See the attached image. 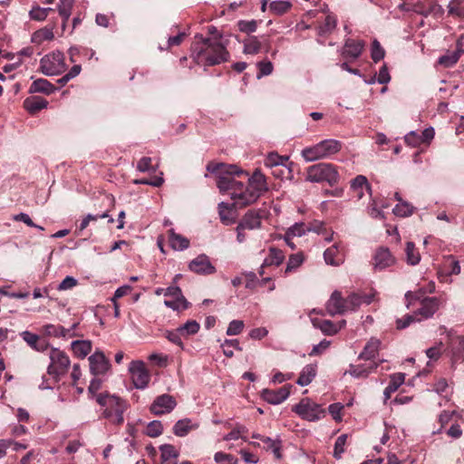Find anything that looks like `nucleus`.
<instances>
[{
  "mask_svg": "<svg viewBox=\"0 0 464 464\" xmlns=\"http://www.w3.org/2000/svg\"><path fill=\"white\" fill-rule=\"evenodd\" d=\"M208 169L218 175L217 186L222 194H227L233 205L242 208L255 203L263 193L268 190L266 179L256 169L252 176L237 165L218 164Z\"/></svg>",
  "mask_w": 464,
  "mask_h": 464,
  "instance_id": "f257e3e1",
  "label": "nucleus"
},
{
  "mask_svg": "<svg viewBox=\"0 0 464 464\" xmlns=\"http://www.w3.org/2000/svg\"><path fill=\"white\" fill-rule=\"evenodd\" d=\"M195 39L191 44V58L196 63L213 66L229 59L226 44L220 40L204 38L199 34H197Z\"/></svg>",
  "mask_w": 464,
  "mask_h": 464,
  "instance_id": "f03ea898",
  "label": "nucleus"
},
{
  "mask_svg": "<svg viewBox=\"0 0 464 464\" xmlns=\"http://www.w3.org/2000/svg\"><path fill=\"white\" fill-rule=\"evenodd\" d=\"M96 401L103 409V418L112 424L121 425L123 423V413L128 407L124 400L114 394L104 392L96 395Z\"/></svg>",
  "mask_w": 464,
  "mask_h": 464,
  "instance_id": "7ed1b4c3",
  "label": "nucleus"
},
{
  "mask_svg": "<svg viewBox=\"0 0 464 464\" xmlns=\"http://www.w3.org/2000/svg\"><path fill=\"white\" fill-rule=\"evenodd\" d=\"M362 305V297L359 294H351L343 298L338 291H334L326 303V310L332 316L355 312Z\"/></svg>",
  "mask_w": 464,
  "mask_h": 464,
  "instance_id": "20e7f679",
  "label": "nucleus"
},
{
  "mask_svg": "<svg viewBox=\"0 0 464 464\" xmlns=\"http://www.w3.org/2000/svg\"><path fill=\"white\" fill-rule=\"evenodd\" d=\"M343 147L340 140L334 139L324 140L315 145L304 148L301 155L305 161L312 162L321 159L330 158L338 153Z\"/></svg>",
  "mask_w": 464,
  "mask_h": 464,
  "instance_id": "39448f33",
  "label": "nucleus"
},
{
  "mask_svg": "<svg viewBox=\"0 0 464 464\" xmlns=\"http://www.w3.org/2000/svg\"><path fill=\"white\" fill-rule=\"evenodd\" d=\"M339 175L331 163H318L307 169L305 179L310 182L326 181L333 185L338 181Z\"/></svg>",
  "mask_w": 464,
  "mask_h": 464,
  "instance_id": "423d86ee",
  "label": "nucleus"
},
{
  "mask_svg": "<svg viewBox=\"0 0 464 464\" xmlns=\"http://www.w3.org/2000/svg\"><path fill=\"white\" fill-rule=\"evenodd\" d=\"M50 364L47 367V372L54 380V382L59 381L60 376L64 375L71 364L68 355L57 349L52 348L49 353Z\"/></svg>",
  "mask_w": 464,
  "mask_h": 464,
  "instance_id": "0eeeda50",
  "label": "nucleus"
},
{
  "mask_svg": "<svg viewBox=\"0 0 464 464\" xmlns=\"http://www.w3.org/2000/svg\"><path fill=\"white\" fill-rule=\"evenodd\" d=\"M40 69L47 76L61 74L66 69L63 53L54 51L44 55L40 61Z\"/></svg>",
  "mask_w": 464,
  "mask_h": 464,
  "instance_id": "6e6552de",
  "label": "nucleus"
},
{
  "mask_svg": "<svg viewBox=\"0 0 464 464\" xmlns=\"http://www.w3.org/2000/svg\"><path fill=\"white\" fill-rule=\"evenodd\" d=\"M293 411H295L303 420L308 421L319 420L325 415V411L322 406L309 398L302 399L299 403L295 405Z\"/></svg>",
  "mask_w": 464,
  "mask_h": 464,
  "instance_id": "1a4fd4ad",
  "label": "nucleus"
},
{
  "mask_svg": "<svg viewBox=\"0 0 464 464\" xmlns=\"http://www.w3.org/2000/svg\"><path fill=\"white\" fill-rule=\"evenodd\" d=\"M129 373L133 386L138 390H144L150 381V373L143 361H132L129 365Z\"/></svg>",
  "mask_w": 464,
  "mask_h": 464,
  "instance_id": "9d476101",
  "label": "nucleus"
},
{
  "mask_svg": "<svg viewBox=\"0 0 464 464\" xmlns=\"http://www.w3.org/2000/svg\"><path fill=\"white\" fill-rule=\"evenodd\" d=\"M176 405V400L171 395L162 394L154 400L150 410L154 415H162L171 412Z\"/></svg>",
  "mask_w": 464,
  "mask_h": 464,
  "instance_id": "9b49d317",
  "label": "nucleus"
},
{
  "mask_svg": "<svg viewBox=\"0 0 464 464\" xmlns=\"http://www.w3.org/2000/svg\"><path fill=\"white\" fill-rule=\"evenodd\" d=\"M88 360L90 372L95 376L105 374L110 370V362L102 351H95Z\"/></svg>",
  "mask_w": 464,
  "mask_h": 464,
  "instance_id": "f8f14e48",
  "label": "nucleus"
},
{
  "mask_svg": "<svg viewBox=\"0 0 464 464\" xmlns=\"http://www.w3.org/2000/svg\"><path fill=\"white\" fill-rule=\"evenodd\" d=\"M291 385H285L277 390L264 389L261 397L266 402L277 405L284 402L290 395Z\"/></svg>",
  "mask_w": 464,
  "mask_h": 464,
  "instance_id": "ddd939ff",
  "label": "nucleus"
},
{
  "mask_svg": "<svg viewBox=\"0 0 464 464\" xmlns=\"http://www.w3.org/2000/svg\"><path fill=\"white\" fill-rule=\"evenodd\" d=\"M190 271L198 275H212L216 272L215 266L211 264L207 255H199L188 264Z\"/></svg>",
  "mask_w": 464,
  "mask_h": 464,
  "instance_id": "4468645a",
  "label": "nucleus"
},
{
  "mask_svg": "<svg viewBox=\"0 0 464 464\" xmlns=\"http://www.w3.org/2000/svg\"><path fill=\"white\" fill-rule=\"evenodd\" d=\"M365 43L362 40L348 38L345 40L342 54L345 58L357 59L362 53Z\"/></svg>",
  "mask_w": 464,
  "mask_h": 464,
  "instance_id": "2eb2a0df",
  "label": "nucleus"
},
{
  "mask_svg": "<svg viewBox=\"0 0 464 464\" xmlns=\"http://www.w3.org/2000/svg\"><path fill=\"white\" fill-rule=\"evenodd\" d=\"M440 305V300L438 297H426L421 300L416 314L421 315L424 319L430 318L439 310Z\"/></svg>",
  "mask_w": 464,
  "mask_h": 464,
  "instance_id": "dca6fc26",
  "label": "nucleus"
},
{
  "mask_svg": "<svg viewBox=\"0 0 464 464\" xmlns=\"http://www.w3.org/2000/svg\"><path fill=\"white\" fill-rule=\"evenodd\" d=\"M395 259L388 248H379L374 255V269L378 271L384 270L392 266Z\"/></svg>",
  "mask_w": 464,
  "mask_h": 464,
  "instance_id": "f3484780",
  "label": "nucleus"
},
{
  "mask_svg": "<svg viewBox=\"0 0 464 464\" xmlns=\"http://www.w3.org/2000/svg\"><path fill=\"white\" fill-rule=\"evenodd\" d=\"M324 259L329 266H339L343 263V256L342 254L340 244L335 243L332 246L326 248L324 252Z\"/></svg>",
  "mask_w": 464,
  "mask_h": 464,
  "instance_id": "a211bd4d",
  "label": "nucleus"
},
{
  "mask_svg": "<svg viewBox=\"0 0 464 464\" xmlns=\"http://www.w3.org/2000/svg\"><path fill=\"white\" fill-rule=\"evenodd\" d=\"M237 207L231 204L221 202L218 204V214L220 220L225 225H231L235 223L237 218Z\"/></svg>",
  "mask_w": 464,
  "mask_h": 464,
  "instance_id": "6ab92c4d",
  "label": "nucleus"
},
{
  "mask_svg": "<svg viewBox=\"0 0 464 464\" xmlns=\"http://www.w3.org/2000/svg\"><path fill=\"white\" fill-rule=\"evenodd\" d=\"M450 348L452 363L464 362V335L451 339Z\"/></svg>",
  "mask_w": 464,
  "mask_h": 464,
  "instance_id": "aec40b11",
  "label": "nucleus"
},
{
  "mask_svg": "<svg viewBox=\"0 0 464 464\" xmlns=\"http://www.w3.org/2000/svg\"><path fill=\"white\" fill-rule=\"evenodd\" d=\"M284 260L285 255L282 250L274 246L270 247L268 249V255L263 261L259 273L262 275L264 273L263 269L266 266H280L284 262Z\"/></svg>",
  "mask_w": 464,
  "mask_h": 464,
  "instance_id": "412c9836",
  "label": "nucleus"
},
{
  "mask_svg": "<svg viewBox=\"0 0 464 464\" xmlns=\"http://www.w3.org/2000/svg\"><path fill=\"white\" fill-rule=\"evenodd\" d=\"M23 340L34 351L44 352L48 348V343L42 341L39 335L29 331H24L20 334Z\"/></svg>",
  "mask_w": 464,
  "mask_h": 464,
  "instance_id": "4be33fe9",
  "label": "nucleus"
},
{
  "mask_svg": "<svg viewBox=\"0 0 464 464\" xmlns=\"http://www.w3.org/2000/svg\"><path fill=\"white\" fill-rule=\"evenodd\" d=\"M261 218L259 211L248 210L239 222L240 227H246L250 230L259 228L262 223Z\"/></svg>",
  "mask_w": 464,
  "mask_h": 464,
  "instance_id": "5701e85b",
  "label": "nucleus"
},
{
  "mask_svg": "<svg viewBox=\"0 0 464 464\" xmlns=\"http://www.w3.org/2000/svg\"><path fill=\"white\" fill-rule=\"evenodd\" d=\"M169 243L170 247L176 251H183L189 246V240L176 233L173 228L169 230Z\"/></svg>",
  "mask_w": 464,
  "mask_h": 464,
  "instance_id": "b1692460",
  "label": "nucleus"
},
{
  "mask_svg": "<svg viewBox=\"0 0 464 464\" xmlns=\"http://www.w3.org/2000/svg\"><path fill=\"white\" fill-rule=\"evenodd\" d=\"M317 373V364L311 363L305 365L296 381V383L300 386H307L309 385L313 380L315 378Z\"/></svg>",
  "mask_w": 464,
  "mask_h": 464,
  "instance_id": "393cba45",
  "label": "nucleus"
},
{
  "mask_svg": "<svg viewBox=\"0 0 464 464\" xmlns=\"http://www.w3.org/2000/svg\"><path fill=\"white\" fill-rule=\"evenodd\" d=\"M251 444H253L254 446H258V447H262L264 450H271L275 457L276 459H280L281 458V453H280V440H273L271 439L270 437H262V440H260V442H256V441H253L251 442Z\"/></svg>",
  "mask_w": 464,
  "mask_h": 464,
  "instance_id": "a878e982",
  "label": "nucleus"
},
{
  "mask_svg": "<svg viewBox=\"0 0 464 464\" xmlns=\"http://www.w3.org/2000/svg\"><path fill=\"white\" fill-rule=\"evenodd\" d=\"M311 321L314 327L320 329L325 335H334L340 331V327L330 320L313 318Z\"/></svg>",
  "mask_w": 464,
  "mask_h": 464,
  "instance_id": "bb28decb",
  "label": "nucleus"
},
{
  "mask_svg": "<svg viewBox=\"0 0 464 464\" xmlns=\"http://www.w3.org/2000/svg\"><path fill=\"white\" fill-rule=\"evenodd\" d=\"M198 423H193L190 419H182L178 420L173 426V433L178 437L186 436L190 430H196Z\"/></svg>",
  "mask_w": 464,
  "mask_h": 464,
  "instance_id": "cd10ccee",
  "label": "nucleus"
},
{
  "mask_svg": "<svg viewBox=\"0 0 464 464\" xmlns=\"http://www.w3.org/2000/svg\"><path fill=\"white\" fill-rule=\"evenodd\" d=\"M381 341L377 338H371L365 344L362 352L359 355V359L372 360L378 354Z\"/></svg>",
  "mask_w": 464,
  "mask_h": 464,
  "instance_id": "c85d7f7f",
  "label": "nucleus"
},
{
  "mask_svg": "<svg viewBox=\"0 0 464 464\" xmlns=\"http://www.w3.org/2000/svg\"><path fill=\"white\" fill-rule=\"evenodd\" d=\"M351 188L354 191L358 198H362L363 197L364 190L368 192L371 191V187L368 183V180L366 177L362 175L356 176L351 181Z\"/></svg>",
  "mask_w": 464,
  "mask_h": 464,
  "instance_id": "c756f323",
  "label": "nucleus"
},
{
  "mask_svg": "<svg viewBox=\"0 0 464 464\" xmlns=\"http://www.w3.org/2000/svg\"><path fill=\"white\" fill-rule=\"evenodd\" d=\"M74 354L83 359L92 352V342L89 340H76L71 343Z\"/></svg>",
  "mask_w": 464,
  "mask_h": 464,
  "instance_id": "7c9ffc66",
  "label": "nucleus"
},
{
  "mask_svg": "<svg viewBox=\"0 0 464 464\" xmlns=\"http://www.w3.org/2000/svg\"><path fill=\"white\" fill-rule=\"evenodd\" d=\"M55 90L56 88L46 79H37L32 82L29 92L31 93L42 92L48 95Z\"/></svg>",
  "mask_w": 464,
  "mask_h": 464,
  "instance_id": "2f4dec72",
  "label": "nucleus"
},
{
  "mask_svg": "<svg viewBox=\"0 0 464 464\" xmlns=\"http://www.w3.org/2000/svg\"><path fill=\"white\" fill-rule=\"evenodd\" d=\"M24 105L30 113H35L40 110L46 108L48 102L40 96H33L25 99Z\"/></svg>",
  "mask_w": 464,
  "mask_h": 464,
  "instance_id": "473e14b6",
  "label": "nucleus"
},
{
  "mask_svg": "<svg viewBox=\"0 0 464 464\" xmlns=\"http://www.w3.org/2000/svg\"><path fill=\"white\" fill-rule=\"evenodd\" d=\"M54 25L45 26L35 31L32 35V42L36 44H41L45 41H51L54 38L53 34Z\"/></svg>",
  "mask_w": 464,
  "mask_h": 464,
  "instance_id": "72a5a7b5",
  "label": "nucleus"
},
{
  "mask_svg": "<svg viewBox=\"0 0 464 464\" xmlns=\"http://www.w3.org/2000/svg\"><path fill=\"white\" fill-rule=\"evenodd\" d=\"M405 374L404 373H394L391 376V380L387 387L384 389L383 395L385 401L390 399L392 393L395 392L398 388L404 382Z\"/></svg>",
  "mask_w": 464,
  "mask_h": 464,
  "instance_id": "f704fd0d",
  "label": "nucleus"
},
{
  "mask_svg": "<svg viewBox=\"0 0 464 464\" xmlns=\"http://www.w3.org/2000/svg\"><path fill=\"white\" fill-rule=\"evenodd\" d=\"M377 368L376 363H370L369 365H350L348 373L355 378L367 377L374 369Z\"/></svg>",
  "mask_w": 464,
  "mask_h": 464,
  "instance_id": "c9c22d12",
  "label": "nucleus"
},
{
  "mask_svg": "<svg viewBox=\"0 0 464 464\" xmlns=\"http://www.w3.org/2000/svg\"><path fill=\"white\" fill-rule=\"evenodd\" d=\"M406 262L408 265L416 266L420 261V255L414 243L407 242L405 247Z\"/></svg>",
  "mask_w": 464,
  "mask_h": 464,
  "instance_id": "e433bc0d",
  "label": "nucleus"
},
{
  "mask_svg": "<svg viewBox=\"0 0 464 464\" xmlns=\"http://www.w3.org/2000/svg\"><path fill=\"white\" fill-rule=\"evenodd\" d=\"M307 232V225L304 222H297L291 226L285 232V241H289L295 237H302Z\"/></svg>",
  "mask_w": 464,
  "mask_h": 464,
  "instance_id": "4c0bfd02",
  "label": "nucleus"
},
{
  "mask_svg": "<svg viewBox=\"0 0 464 464\" xmlns=\"http://www.w3.org/2000/svg\"><path fill=\"white\" fill-rule=\"evenodd\" d=\"M244 53L246 54H256L261 50V43L256 36H250L244 42Z\"/></svg>",
  "mask_w": 464,
  "mask_h": 464,
  "instance_id": "58836bf2",
  "label": "nucleus"
},
{
  "mask_svg": "<svg viewBox=\"0 0 464 464\" xmlns=\"http://www.w3.org/2000/svg\"><path fill=\"white\" fill-rule=\"evenodd\" d=\"M291 6L292 4L289 1L274 0L269 5V10L276 15H282L285 14Z\"/></svg>",
  "mask_w": 464,
  "mask_h": 464,
  "instance_id": "ea45409f",
  "label": "nucleus"
},
{
  "mask_svg": "<svg viewBox=\"0 0 464 464\" xmlns=\"http://www.w3.org/2000/svg\"><path fill=\"white\" fill-rule=\"evenodd\" d=\"M199 328V324L195 320L187 321L185 324L178 327L179 333H180L183 337L196 334Z\"/></svg>",
  "mask_w": 464,
  "mask_h": 464,
  "instance_id": "a19ab883",
  "label": "nucleus"
},
{
  "mask_svg": "<svg viewBox=\"0 0 464 464\" xmlns=\"http://www.w3.org/2000/svg\"><path fill=\"white\" fill-rule=\"evenodd\" d=\"M287 160L288 157H282L276 152H271L265 159L264 164L267 168L274 169L284 165Z\"/></svg>",
  "mask_w": 464,
  "mask_h": 464,
  "instance_id": "79ce46f5",
  "label": "nucleus"
},
{
  "mask_svg": "<svg viewBox=\"0 0 464 464\" xmlns=\"http://www.w3.org/2000/svg\"><path fill=\"white\" fill-rule=\"evenodd\" d=\"M74 5V0H60L57 9L63 20L68 21Z\"/></svg>",
  "mask_w": 464,
  "mask_h": 464,
  "instance_id": "37998d69",
  "label": "nucleus"
},
{
  "mask_svg": "<svg viewBox=\"0 0 464 464\" xmlns=\"http://www.w3.org/2000/svg\"><path fill=\"white\" fill-rule=\"evenodd\" d=\"M160 458L163 462H167L170 459H176L179 457V451L173 445L163 444L160 447Z\"/></svg>",
  "mask_w": 464,
  "mask_h": 464,
  "instance_id": "c03bdc74",
  "label": "nucleus"
},
{
  "mask_svg": "<svg viewBox=\"0 0 464 464\" xmlns=\"http://www.w3.org/2000/svg\"><path fill=\"white\" fill-rule=\"evenodd\" d=\"M462 53V50L458 49L455 52L442 55L439 58V63L445 67H451L458 63Z\"/></svg>",
  "mask_w": 464,
  "mask_h": 464,
  "instance_id": "a18cd8bd",
  "label": "nucleus"
},
{
  "mask_svg": "<svg viewBox=\"0 0 464 464\" xmlns=\"http://www.w3.org/2000/svg\"><path fill=\"white\" fill-rule=\"evenodd\" d=\"M447 7L449 14L464 18V0H450Z\"/></svg>",
  "mask_w": 464,
  "mask_h": 464,
  "instance_id": "49530a36",
  "label": "nucleus"
},
{
  "mask_svg": "<svg viewBox=\"0 0 464 464\" xmlns=\"http://www.w3.org/2000/svg\"><path fill=\"white\" fill-rule=\"evenodd\" d=\"M414 208L407 201H401L395 205L392 211L393 213L401 218L409 217L413 213Z\"/></svg>",
  "mask_w": 464,
  "mask_h": 464,
  "instance_id": "de8ad7c7",
  "label": "nucleus"
},
{
  "mask_svg": "<svg viewBox=\"0 0 464 464\" xmlns=\"http://www.w3.org/2000/svg\"><path fill=\"white\" fill-rule=\"evenodd\" d=\"M164 304L173 310H185L188 306V303L183 295L177 298L165 299Z\"/></svg>",
  "mask_w": 464,
  "mask_h": 464,
  "instance_id": "09e8293b",
  "label": "nucleus"
},
{
  "mask_svg": "<svg viewBox=\"0 0 464 464\" xmlns=\"http://www.w3.org/2000/svg\"><path fill=\"white\" fill-rule=\"evenodd\" d=\"M223 353L226 357L231 358L234 356L233 348L237 351H242V347L239 345V342L237 339H226L221 344Z\"/></svg>",
  "mask_w": 464,
  "mask_h": 464,
  "instance_id": "8fccbe9b",
  "label": "nucleus"
},
{
  "mask_svg": "<svg viewBox=\"0 0 464 464\" xmlns=\"http://www.w3.org/2000/svg\"><path fill=\"white\" fill-rule=\"evenodd\" d=\"M347 438V434H342L336 439L334 449V457L336 459H340L342 458L343 453L345 451V444Z\"/></svg>",
  "mask_w": 464,
  "mask_h": 464,
  "instance_id": "3c124183",
  "label": "nucleus"
},
{
  "mask_svg": "<svg viewBox=\"0 0 464 464\" xmlns=\"http://www.w3.org/2000/svg\"><path fill=\"white\" fill-rule=\"evenodd\" d=\"M385 51L378 40L374 39L371 47V57L374 63H378L384 58Z\"/></svg>",
  "mask_w": 464,
  "mask_h": 464,
  "instance_id": "603ef678",
  "label": "nucleus"
},
{
  "mask_svg": "<svg viewBox=\"0 0 464 464\" xmlns=\"http://www.w3.org/2000/svg\"><path fill=\"white\" fill-rule=\"evenodd\" d=\"M304 262V256L302 253H296L289 256L285 273L292 272L297 269Z\"/></svg>",
  "mask_w": 464,
  "mask_h": 464,
  "instance_id": "864d4df0",
  "label": "nucleus"
},
{
  "mask_svg": "<svg viewBox=\"0 0 464 464\" xmlns=\"http://www.w3.org/2000/svg\"><path fill=\"white\" fill-rule=\"evenodd\" d=\"M336 26V19L334 16L327 15L323 24L319 26L318 33L324 35L331 33Z\"/></svg>",
  "mask_w": 464,
  "mask_h": 464,
  "instance_id": "5fc2aeb1",
  "label": "nucleus"
},
{
  "mask_svg": "<svg viewBox=\"0 0 464 464\" xmlns=\"http://www.w3.org/2000/svg\"><path fill=\"white\" fill-rule=\"evenodd\" d=\"M162 431L163 427L160 420H152L147 425L146 434L150 438L159 437Z\"/></svg>",
  "mask_w": 464,
  "mask_h": 464,
  "instance_id": "6e6d98bb",
  "label": "nucleus"
},
{
  "mask_svg": "<svg viewBox=\"0 0 464 464\" xmlns=\"http://www.w3.org/2000/svg\"><path fill=\"white\" fill-rule=\"evenodd\" d=\"M256 65L258 68L257 79L270 75L274 69L273 63L269 61H261Z\"/></svg>",
  "mask_w": 464,
  "mask_h": 464,
  "instance_id": "4d7b16f0",
  "label": "nucleus"
},
{
  "mask_svg": "<svg viewBox=\"0 0 464 464\" xmlns=\"http://www.w3.org/2000/svg\"><path fill=\"white\" fill-rule=\"evenodd\" d=\"M245 327V324L242 320H232L227 329L226 334L227 335H237Z\"/></svg>",
  "mask_w": 464,
  "mask_h": 464,
  "instance_id": "13d9d810",
  "label": "nucleus"
},
{
  "mask_svg": "<svg viewBox=\"0 0 464 464\" xmlns=\"http://www.w3.org/2000/svg\"><path fill=\"white\" fill-rule=\"evenodd\" d=\"M238 28L241 32L250 34L256 31L257 23L256 20L251 21H244L241 20L238 22Z\"/></svg>",
  "mask_w": 464,
  "mask_h": 464,
  "instance_id": "bf43d9fd",
  "label": "nucleus"
},
{
  "mask_svg": "<svg viewBox=\"0 0 464 464\" xmlns=\"http://www.w3.org/2000/svg\"><path fill=\"white\" fill-rule=\"evenodd\" d=\"M78 284L76 278L71 276H67L57 286L59 291H66L73 288Z\"/></svg>",
  "mask_w": 464,
  "mask_h": 464,
  "instance_id": "052dcab7",
  "label": "nucleus"
},
{
  "mask_svg": "<svg viewBox=\"0 0 464 464\" xmlns=\"http://www.w3.org/2000/svg\"><path fill=\"white\" fill-rule=\"evenodd\" d=\"M29 16L32 20L34 21H44L46 19L45 11L43 10V7L39 5H34L32 9L29 11Z\"/></svg>",
  "mask_w": 464,
  "mask_h": 464,
  "instance_id": "680f3d73",
  "label": "nucleus"
},
{
  "mask_svg": "<svg viewBox=\"0 0 464 464\" xmlns=\"http://www.w3.org/2000/svg\"><path fill=\"white\" fill-rule=\"evenodd\" d=\"M107 217H108L107 213H103V214H101V215L88 214L81 221V224L79 226V229L81 231H82V230H84L88 227V225L90 224L91 221H96L98 218H105Z\"/></svg>",
  "mask_w": 464,
  "mask_h": 464,
  "instance_id": "e2e57ef3",
  "label": "nucleus"
},
{
  "mask_svg": "<svg viewBox=\"0 0 464 464\" xmlns=\"http://www.w3.org/2000/svg\"><path fill=\"white\" fill-rule=\"evenodd\" d=\"M331 342L328 340H323L319 343L313 346L311 352L309 353L310 356H315L321 354L330 346Z\"/></svg>",
  "mask_w": 464,
  "mask_h": 464,
  "instance_id": "0e129e2a",
  "label": "nucleus"
},
{
  "mask_svg": "<svg viewBox=\"0 0 464 464\" xmlns=\"http://www.w3.org/2000/svg\"><path fill=\"white\" fill-rule=\"evenodd\" d=\"M404 140L405 142L411 147H418L422 143L420 134H418L416 131L409 132L407 135H405Z\"/></svg>",
  "mask_w": 464,
  "mask_h": 464,
  "instance_id": "69168bd1",
  "label": "nucleus"
},
{
  "mask_svg": "<svg viewBox=\"0 0 464 464\" xmlns=\"http://www.w3.org/2000/svg\"><path fill=\"white\" fill-rule=\"evenodd\" d=\"M292 169L286 165V162L284 165H281L277 168H274L272 170V174L278 179H283L291 174Z\"/></svg>",
  "mask_w": 464,
  "mask_h": 464,
  "instance_id": "338daca9",
  "label": "nucleus"
},
{
  "mask_svg": "<svg viewBox=\"0 0 464 464\" xmlns=\"http://www.w3.org/2000/svg\"><path fill=\"white\" fill-rule=\"evenodd\" d=\"M368 213L373 218H378V219L384 218V214H383L382 210L379 208L375 200H372V202L369 205Z\"/></svg>",
  "mask_w": 464,
  "mask_h": 464,
  "instance_id": "774afa93",
  "label": "nucleus"
}]
</instances>
